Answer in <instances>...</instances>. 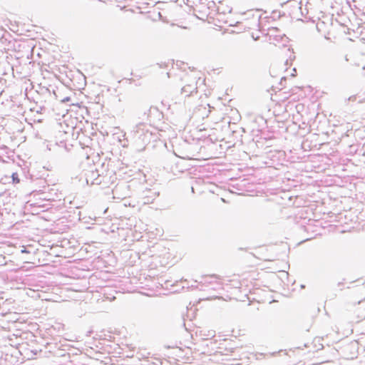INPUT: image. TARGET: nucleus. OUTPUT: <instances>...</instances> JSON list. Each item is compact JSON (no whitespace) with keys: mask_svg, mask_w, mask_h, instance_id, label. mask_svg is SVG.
<instances>
[{"mask_svg":"<svg viewBox=\"0 0 365 365\" xmlns=\"http://www.w3.org/2000/svg\"><path fill=\"white\" fill-rule=\"evenodd\" d=\"M134 133L135 138L140 140L143 144L149 143L154 137L152 132L148 129V126L144 123L136 125Z\"/></svg>","mask_w":365,"mask_h":365,"instance_id":"nucleus-1","label":"nucleus"},{"mask_svg":"<svg viewBox=\"0 0 365 365\" xmlns=\"http://www.w3.org/2000/svg\"><path fill=\"white\" fill-rule=\"evenodd\" d=\"M181 94L185 97H194L197 94V88L195 79L191 83L185 85L181 89Z\"/></svg>","mask_w":365,"mask_h":365,"instance_id":"nucleus-2","label":"nucleus"},{"mask_svg":"<svg viewBox=\"0 0 365 365\" xmlns=\"http://www.w3.org/2000/svg\"><path fill=\"white\" fill-rule=\"evenodd\" d=\"M98 176V171L91 170L86 173V181L88 185H98L99 181L96 180Z\"/></svg>","mask_w":365,"mask_h":365,"instance_id":"nucleus-3","label":"nucleus"},{"mask_svg":"<svg viewBox=\"0 0 365 365\" xmlns=\"http://www.w3.org/2000/svg\"><path fill=\"white\" fill-rule=\"evenodd\" d=\"M215 279V277L214 275H210V276H205L202 277V280L198 281L195 280V282H198L199 284L202 285H206L210 284L212 283V280Z\"/></svg>","mask_w":365,"mask_h":365,"instance_id":"nucleus-4","label":"nucleus"},{"mask_svg":"<svg viewBox=\"0 0 365 365\" xmlns=\"http://www.w3.org/2000/svg\"><path fill=\"white\" fill-rule=\"evenodd\" d=\"M259 16H253L251 26L249 27V29L257 30L259 29Z\"/></svg>","mask_w":365,"mask_h":365,"instance_id":"nucleus-5","label":"nucleus"},{"mask_svg":"<svg viewBox=\"0 0 365 365\" xmlns=\"http://www.w3.org/2000/svg\"><path fill=\"white\" fill-rule=\"evenodd\" d=\"M106 176H102L99 173H98V176L96 178V180H98V181H99L98 185H101V184L107 185L108 183V182L106 181Z\"/></svg>","mask_w":365,"mask_h":365,"instance_id":"nucleus-6","label":"nucleus"},{"mask_svg":"<svg viewBox=\"0 0 365 365\" xmlns=\"http://www.w3.org/2000/svg\"><path fill=\"white\" fill-rule=\"evenodd\" d=\"M359 99H361V98H359L358 95H353L349 97L348 98H346L345 103H347L349 101L355 102L357 100L359 101Z\"/></svg>","mask_w":365,"mask_h":365,"instance_id":"nucleus-7","label":"nucleus"},{"mask_svg":"<svg viewBox=\"0 0 365 365\" xmlns=\"http://www.w3.org/2000/svg\"><path fill=\"white\" fill-rule=\"evenodd\" d=\"M202 109L205 110V113H205L206 116H208L209 113L210 112V110H206V108H205V107H203L202 106H200L198 108V110H201Z\"/></svg>","mask_w":365,"mask_h":365,"instance_id":"nucleus-8","label":"nucleus"},{"mask_svg":"<svg viewBox=\"0 0 365 365\" xmlns=\"http://www.w3.org/2000/svg\"><path fill=\"white\" fill-rule=\"evenodd\" d=\"M12 178H13V180H14V182H19V179H18V178H17V174L14 173V174L12 175Z\"/></svg>","mask_w":365,"mask_h":365,"instance_id":"nucleus-9","label":"nucleus"},{"mask_svg":"<svg viewBox=\"0 0 365 365\" xmlns=\"http://www.w3.org/2000/svg\"><path fill=\"white\" fill-rule=\"evenodd\" d=\"M71 98L70 97H66L63 99L61 100V102L66 103L70 101Z\"/></svg>","mask_w":365,"mask_h":365,"instance_id":"nucleus-10","label":"nucleus"},{"mask_svg":"<svg viewBox=\"0 0 365 365\" xmlns=\"http://www.w3.org/2000/svg\"><path fill=\"white\" fill-rule=\"evenodd\" d=\"M152 110H155L156 112H158V110L155 108H150V111L151 112Z\"/></svg>","mask_w":365,"mask_h":365,"instance_id":"nucleus-11","label":"nucleus"},{"mask_svg":"<svg viewBox=\"0 0 365 365\" xmlns=\"http://www.w3.org/2000/svg\"><path fill=\"white\" fill-rule=\"evenodd\" d=\"M288 63H288V60H287V61H286V62H285V65H286V66H288Z\"/></svg>","mask_w":365,"mask_h":365,"instance_id":"nucleus-12","label":"nucleus"},{"mask_svg":"<svg viewBox=\"0 0 365 365\" xmlns=\"http://www.w3.org/2000/svg\"><path fill=\"white\" fill-rule=\"evenodd\" d=\"M21 252H27V251L26 250V249L23 250Z\"/></svg>","mask_w":365,"mask_h":365,"instance_id":"nucleus-13","label":"nucleus"}]
</instances>
